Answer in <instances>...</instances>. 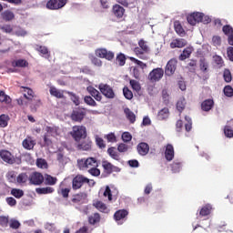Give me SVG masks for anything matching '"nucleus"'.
Returning <instances> with one entry per match:
<instances>
[{"mask_svg": "<svg viewBox=\"0 0 233 233\" xmlns=\"http://www.w3.org/2000/svg\"><path fill=\"white\" fill-rule=\"evenodd\" d=\"M0 157L8 165H15V163L16 165H21V157H14V155L6 149L0 150Z\"/></svg>", "mask_w": 233, "mask_h": 233, "instance_id": "1", "label": "nucleus"}, {"mask_svg": "<svg viewBox=\"0 0 233 233\" xmlns=\"http://www.w3.org/2000/svg\"><path fill=\"white\" fill-rule=\"evenodd\" d=\"M69 134L76 143H79L81 139L86 138V127L83 126H74Z\"/></svg>", "mask_w": 233, "mask_h": 233, "instance_id": "2", "label": "nucleus"}, {"mask_svg": "<svg viewBox=\"0 0 233 233\" xmlns=\"http://www.w3.org/2000/svg\"><path fill=\"white\" fill-rule=\"evenodd\" d=\"M163 76H165V70L161 67H157L148 74L147 79H149L151 83H157V81L163 79Z\"/></svg>", "mask_w": 233, "mask_h": 233, "instance_id": "3", "label": "nucleus"}, {"mask_svg": "<svg viewBox=\"0 0 233 233\" xmlns=\"http://www.w3.org/2000/svg\"><path fill=\"white\" fill-rule=\"evenodd\" d=\"M101 94L105 96L107 99H114L116 97V93L114 89L108 84H100L98 86Z\"/></svg>", "mask_w": 233, "mask_h": 233, "instance_id": "4", "label": "nucleus"}, {"mask_svg": "<svg viewBox=\"0 0 233 233\" xmlns=\"http://www.w3.org/2000/svg\"><path fill=\"white\" fill-rule=\"evenodd\" d=\"M67 0H49L46 3L48 10H61L66 5Z\"/></svg>", "mask_w": 233, "mask_h": 233, "instance_id": "5", "label": "nucleus"}, {"mask_svg": "<svg viewBox=\"0 0 233 233\" xmlns=\"http://www.w3.org/2000/svg\"><path fill=\"white\" fill-rule=\"evenodd\" d=\"M29 183L30 185H35V187H39V185L45 183V177L39 172H33L29 176Z\"/></svg>", "mask_w": 233, "mask_h": 233, "instance_id": "6", "label": "nucleus"}, {"mask_svg": "<svg viewBox=\"0 0 233 233\" xmlns=\"http://www.w3.org/2000/svg\"><path fill=\"white\" fill-rule=\"evenodd\" d=\"M96 56L101 59H106L107 61H112L114 59L115 54L112 51L106 50V48H98L96 50Z\"/></svg>", "mask_w": 233, "mask_h": 233, "instance_id": "7", "label": "nucleus"}, {"mask_svg": "<svg viewBox=\"0 0 233 233\" xmlns=\"http://www.w3.org/2000/svg\"><path fill=\"white\" fill-rule=\"evenodd\" d=\"M85 183H88V179L81 175H77L73 178L72 181L73 190H79V188H81Z\"/></svg>", "mask_w": 233, "mask_h": 233, "instance_id": "8", "label": "nucleus"}, {"mask_svg": "<svg viewBox=\"0 0 233 233\" xmlns=\"http://www.w3.org/2000/svg\"><path fill=\"white\" fill-rule=\"evenodd\" d=\"M204 15L203 13H192L191 15H187V23L191 25V26H196L198 23H201L203 21Z\"/></svg>", "mask_w": 233, "mask_h": 233, "instance_id": "9", "label": "nucleus"}, {"mask_svg": "<svg viewBox=\"0 0 233 233\" xmlns=\"http://www.w3.org/2000/svg\"><path fill=\"white\" fill-rule=\"evenodd\" d=\"M176 68H177V59L172 58L170 59L165 68V74L166 76H174L176 72Z\"/></svg>", "mask_w": 233, "mask_h": 233, "instance_id": "10", "label": "nucleus"}, {"mask_svg": "<svg viewBox=\"0 0 233 233\" xmlns=\"http://www.w3.org/2000/svg\"><path fill=\"white\" fill-rule=\"evenodd\" d=\"M93 207H95L96 210H99V212H103V214H110V208L101 200L94 201Z\"/></svg>", "mask_w": 233, "mask_h": 233, "instance_id": "11", "label": "nucleus"}, {"mask_svg": "<svg viewBox=\"0 0 233 233\" xmlns=\"http://www.w3.org/2000/svg\"><path fill=\"white\" fill-rule=\"evenodd\" d=\"M85 109H75L71 114V119L73 121H83V119L85 118Z\"/></svg>", "mask_w": 233, "mask_h": 233, "instance_id": "12", "label": "nucleus"}, {"mask_svg": "<svg viewBox=\"0 0 233 233\" xmlns=\"http://www.w3.org/2000/svg\"><path fill=\"white\" fill-rule=\"evenodd\" d=\"M102 167L106 172V174H112V172H119V167L112 165V163L108 161H103Z\"/></svg>", "mask_w": 233, "mask_h": 233, "instance_id": "13", "label": "nucleus"}, {"mask_svg": "<svg viewBox=\"0 0 233 233\" xmlns=\"http://www.w3.org/2000/svg\"><path fill=\"white\" fill-rule=\"evenodd\" d=\"M187 45V42L185 38H176L170 43V48H183Z\"/></svg>", "mask_w": 233, "mask_h": 233, "instance_id": "14", "label": "nucleus"}, {"mask_svg": "<svg viewBox=\"0 0 233 233\" xmlns=\"http://www.w3.org/2000/svg\"><path fill=\"white\" fill-rule=\"evenodd\" d=\"M137 150L139 156H147L150 152V146L145 142H141L137 145Z\"/></svg>", "mask_w": 233, "mask_h": 233, "instance_id": "15", "label": "nucleus"}, {"mask_svg": "<svg viewBox=\"0 0 233 233\" xmlns=\"http://www.w3.org/2000/svg\"><path fill=\"white\" fill-rule=\"evenodd\" d=\"M20 91L24 92V97L28 101H32L35 96L34 90H32V88L30 87L20 86Z\"/></svg>", "mask_w": 233, "mask_h": 233, "instance_id": "16", "label": "nucleus"}, {"mask_svg": "<svg viewBox=\"0 0 233 233\" xmlns=\"http://www.w3.org/2000/svg\"><path fill=\"white\" fill-rule=\"evenodd\" d=\"M112 12L117 19H121L125 15V8L119 5H113Z\"/></svg>", "mask_w": 233, "mask_h": 233, "instance_id": "17", "label": "nucleus"}, {"mask_svg": "<svg viewBox=\"0 0 233 233\" xmlns=\"http://www.w3.org/2000/svg\"><path fill=\"white\" fill-rule=\"evenodd\" d=\"M127 216H128V210L118 209L114 214V219H115V221H117L119 224V221H122V219H125Z\"/></svg>", "mask_w": 233, "mask_h": 233, "instance_id": "18", "label": "nucleus"}, {"mask_svg": "<svg viewBox=\"0 0 233 233\" xmlns=\"http://www.w3.org/2000/svg\"><path fill=\"white\" fill-rule=\"evenodd\" d=\"M49 94H51L53 97H56V99H65V92L56 89V86H51L49 88Z\"/></svg>", "mask_w": 233, "mask_h": 233, "instance_id": "19", "label": "nucleus"}, {"mask_svg": "<svg viewBox=\"0 0 233 233\" xmlns=\"http://www.w3.org/2000/svg\"><path fill=\"white\" fill-rule=\"evenodd\" d=\"M165 157L167 161H172V159H174V146H172V144L166 146Z\"/></svg>", "mask_w": 233, "mask_h": 233, "instance_id": "20", "label": "nucleus"}, {"mask_svg": "<svg viewBox=\"0 0 233 233\" xmlns=\"http://www.w3.org/2000/svg\"><path fill=\"white\" fill-rule=\"evenodd\" d=\"M212 214V205L206 204L199 210V217L206 218V216H210Z\"/></svg>", "mask_w": 233, "mask_h": 233, "instance_id": "21", "label": "nucleus"}, {"mask_svg": "<svg viewBox=\"0 0 233 233\" xmlns=\"http://www.w3.org/2000/svg\"><path fill=\"white\" fill-rule=\"evenodd\" d=\"M11 66L13 68H26L28 66V61L25 59L13 60Z\"/></svg>", "mask_w": 233, "mask_h": 233, "instance_id": "22", "label": "nucleus"}, {"mask_svg": "<svg viewBox=\"0 0 233 233\" xmlns=\"http://www.w3.org/2000/svg\"><path fill=\"white\" fill-rule=\"evenodd\" d=\"M192 52H194V47L192 46H187L186 47L182 54L178 56L179 61H185V59H188L190 56L192 55Z\"/></svg>", "mask_w": 233, "mask_h": 233, "instance_id": "23", "label": "nucleus"}, {"mask_svg": "<svg viewBox=\"0 0 233 233\" xmlns=\"http://www.w3.org/2000/svg\"><path fill=\"white\" fill-rule=\"evenodd\" d=\"M170 116V111L168 110V107H164L157 113V119L159 121H165V119H168V116Z\"/></svg>", "mask_w": 233, "mask_h": 233, "instance_id": "24", "label": "nucleus"}, {"mask_svg": "<svg viewBox=\"0 0 233 233\" xmlns=\"http://www.w3.org/2000/svg\"><path fill=\"white\" fill-rule=\"evenodd\" d=\"M28 181H30V176H28L27 173H20L16 177V183H18V185H26Z\"/></svg>", "mask_w": 233, "mask_h": 233, "instance_id": "25", "label": "nucleus"}, {"mask_svg": "<svg viewBox=\"0 0 233 233\" xmlns=\"http://www.w3.org/2000/svg\"><path fill=\"white\" fill-rule=\"evenodd\" d=\"M214 106V100L212 99H207L202 102L201 108L204 112H209V110H212V107Z\"/></svg>", "mask_w": 233, "mask_h": 233, "instance_id": "26", "label": "nucleus"}, {"mask_svg": "<svg viewBox=\"0 0 233 233\" xmlns=\"http://www.w3.org/2000/svg\"><path fill=\"white\" fill-rule=\"evenodd\" d=\"M0 103H5V105L12 104V98L3 90H0Z\"/></svg>", "mask_w": 233, "mask_h": 233, "instance_id": "27", "label": "nucleus"}, {"mask_svg": "<svg viewBox=\"0 0 233 233\" xmlns=\"http://www.w3.org/2000/svg\"><path fill=\"white\" fill-rule=\"evenodd\" d=\"M2 19H4V21H12L15 17V15H14V12L10 11V10H5L1 14Z\"/></svg>", "mask_w": 233, "mask_h": 233, "instance_id": "28", "label": "nucleus"}, {"mask_svg": "<svg viewBox=\"0 0 233 233\" xmlns=\"http://www.w3.org/2000/svg\"><path fill=\"white\" fill-rule=\"evenodd\" d=\"M101 221V215L99 213H94L88 218V223L90 225H97Z\"/></svg>", "mask_w": 233, "mask_h": 233, "instance_id": "29", "label": "nucleus"}, {"mask_svg": "<svg viewBox=\"0 0 233 233\" xmlns=\"http://www.w3.org/2000/svg\"><path fill=\"white\" fill-rule=\"evenodd\" d=\"M54 187H37L35 189L36 194L46 195L54 193Z\"/></svg>", "mask_w": 233, "mask_h": 233, "instance_id": "30", "label": "nucleus"}, {"mask_svg": "<svg viewBox=\"0 0 233 233\" xmlns=\"http://www.w3.org/2000/svg\"><path fill=\"white\" fill-rule=\"evenodd\" d=\"M174 29L177 35H180V37H183V35H185V29H183V25H181V23L175 22Z\"/></svg>", "mask_w": 233, "mask_h": 233, "instance_id": "31", "label": "nucleus"}, {"mask_svg": "<svg viewBox=\"0 0 233 233\" xmlns=\"http://www.w3.org/2000/svg\"><path fill=\"white\" fill-rule=\"evenodd\" d=\"M124 112L126 114V117L128 119L130 123H136V114H134V112H132L130 108H126Z\"/></svg>", "mask_w": 233, "mask_h": 233, "instance_id": "32", "label": "nucleus"}, {"mask_svg": "<svg viewBox=\"0 0 233 233\" xmlns=\"http://www.w3.org/2000/svg\"><path fill=\"white\" fill-rule=\"evenodd\" d=\"M107 154L110 156V157H112V159H115V161H119V159H121L119 157V153L116 151V147H111L107 149Z\"/></svg>", "mask_w": 233, "mask_h": 233, "instance_id": "33", "label": "nucleus"}, {"mask_svg": "<svg viewBox=\"0 0 233 233\" xmlns=\"http://www.w3.org/2000/svg\"><path fill=\"white\" fill-rule=\"evenodd\" d=\"M8 121H10L8 115H0V128H6L8 127Z\"/></svg>", "mask_w": 233, "mask_h": 233, "instance_id": "34", "label": "nucleus"}, {"mask_svg": "<svg viewBox=\"0 0 233 233\" xmlns=\"http://www.w3.org/2000/svg\"><path fill=\"white\" fill-rule=\"evenodd\" d=\"M22 145L26 150H33L35 143H34V140L32 139L25 138L24 139Z\"/></svg>", "mask_w": 233, "mask_h": 233, "instance_id": "35", "label": "nucleus"}, {"mask_svg": "<svg viewBox=\"0 0 233 233\" xmlns=\"http://www.w3.org/2000/svg\"><path fill=\"white\" fill-rule=\"evenodd\" d=\"M11 196H14L16 199H21L25 196V191L19 188H13L11 189Z\"/></svg>", "mask_w": 233, "mask_h": 233, "instance_id": "36", "label": "nucleus"}, {"mask_svg": "<svg viewBox=\"0 0 233 233\" xmlns=\"http://www.w3.org/2000/svg\"><path fill=\"white\" fill-rule=\"evenodd\" d=\"M187 105V101L185 100V97L180 98L177 102V110H178V112H183L185 110V106Z\"/></svg>", "mask_w": 233, "mask_h": 233, "instance_id": "37", "label": "nucleus"}, {"mask_svg": "<svg viewBox=\"0 0 233 233\" xmlns=\"http://www.w3.org/2000/svg\"><path fill=\"white\" fill-rule=\"evenodd\" d=\"M77 165L80 170H85L86 168H88V158L78 159Z\"/></svg>", "mask_w": 233, "mask_h": 233, "instance_id": "38", "label": "nucleus"}, {"mask_svg": "<svg viewBox=\"0 0 233 233\" xmlns=\"http://www.w3.org/2000/svg\"><path fill=\"white\" fill-rule=\"evenodd\" d=\"M57 183V177H54L50 175H46L45 185L54 186Z\"/></svg>", "mask_w": 233, "mask_h": 233, "instance_id": "39", "label": "nucleus"}, {"mask_svg": "<svg viewBox=\"0 0 233 233\" xmlns=\"http://www.w3.org/2000/svg\"><path fill=\"white\" fill-rule=\"evenodd\" d=\"M130 86L135 92H139L141 90V84H139V81L131 79L129 81Z\"/></svg>", "mask_w": 233, "mask_h": 233, "instance_id": "40", "label": "nucleus"}, {"mask_svg": "<svg viewBox=\"0 0 233 233\" xmlns=\"http://www.w3.org/2000/svg\"><path fill=\"white\" fill-rule=\"evenodd\" d=\"M116 61L119 65V66H125V64L127 63V56H125L123 53H120L119 55H117Z\"/></svg>", "mask_w": 233, "mask_h": 233, "instance_id": "41", "label": "nucleus"}, {"mask_svg": "<svg viewBox=\"0 0 233 233\" xmlns=\"http://www.w3.org/2000/svg\"><path fill=\"white\" fill-rule=\"evenodd\" d=\"M123 94L126 99H128L129 101L134 98V93H132V90H130L127 86L123 88Z\"/></svg>", "mask_w": 233, "mask_h": 233, "instance_id": "42", "label": "nucleus"}, {"mask_svg": "<svg viewBox=\"0 0 233 233\" xmlns=\"http://www.w3.org/2000/svg\"><path fill=\"white\" fill-rule=\"evenodd\" d=\"M68 96L71 97V101L76 106H79L81 101L79 100V96H77L75 93L67 91Z\"/></svg>", "mask_w": 233, "mask_h": 233, "instance_id": "43", "label": "nucleus"}, {"mask_svg": "<svg viewBox=\"0 0 233 233\" xmlns=\"http://www.w3.org/2000/svg\"><path fill=\"white\" fill-rule=\"evenodd\" d=\"M89 93L91 94L92 97H94L96 101H101V93L94 88H89Z\"/></svg>", "mask_w": 233, "mask_h": 233, "instance_id": "44", "label": "nucleus"}, {"mask_svg": "<svg viewBox=\"0 0 233 233\" xmlns=\"http://www.w3.org/2000/svg\"><path fill=\"white\" fill-rule=\"evenodd\" d=\"M138 46L143 50V52H145V54H148V52H150L148 45H147V42L143 39L139 40Z\"/></svg>", "mask_w": 233, "mask_h": 233, "instance_id": "45", "label": "nucleus"}, {"mask_svg": "<svg viewBox=\"0 0 233 233\" xmlns=\"http://www.w3.org/2000/svg\"><path fill=\"white\" fill-rule=\"evenodd\" d=\"M36 52H39L42 56H49L48 47L45 46H36L35 47Z\"/></svg>", "mask_w": 233, "mask_h": 233, "instance_id": "46", "label": "nucleus"}, {"mask_svg": "<svg viewBox=\"0 0 233 233\" xmlns=\"http://www.w3.org/2000/svg\"><path fill=\"white\" fill-rule=\"evenodd\" d=\"M86 198V194H83V193H80V194H76L74 196V198H72V202L73 203H81V201L83 199H85Z\"/></svg>", "mask_w": 233, "mask_h": 233, "instance_id": "47", "label": "nucleus"}, {"mask_svg": "<svg viewBox=\"0 0 233 233\" xmlns=\"http://www.w3.org/2000/svg\"><path fill=\"white\" fill-rule=\"evenodd\" d=\"M185 121H187L185 124L186 132H190L192 130V118H190L188 116H186Z\"/></svg>", "mask_w": 233, "mask_h": 233, "instance_id": "48", "label": "nucleus"}, {"mask_svg": "<svg viewBox=\"0 0 233 233\" xmlns=\"http://www.w3.org/2000/svg\"><path fill=\"white\" fill-rule=\"evenodd\" d=\"M223 77L226 83H230V81H232V73H230V70L225 69L223 73Z\"/></svg>", "mask_w": 233, "mask_h": 233, "instance_id": "49", "label": "nucleus"}, {"mask_svg": "<svg viewBox=\"0 0 233 233\" xmlns=\"http://www.w3.org/2000/svg\"><path fill=\"white\" fill-rule=\"evenodd\" d=\"M0 30L5 32V34H12L14 32V27L11 25H0Z\"/></svg>", "mask_w": 233, "mask_h": 233, "instance_id": "50", "label": "nucleus"}, {"mask_svg": "<svg viewBox=\"0 0 233 233\" xmlns=\"http://www.w3.org/2000/svg\"><path fill=\"white\" fill-rule=\"evenodd\" d=\"M6 179L9 183H15V181H17V177H15V173L14 171H9L6 174Z\"/></svg>", "mask_w": 233, "mask_h": 233, "instance_id": "51", "label": "nucleus"}, {"mask_svg": "<svg viewBox=\"0 0 233 233\" xmlns=\"http://www.w3.org/2000/svg\"><path fill=\"white\" fill-rule=\"evenodd\" d=\"M105 139L107 140L108 143H116L117 142V137H116V134L114 133H109L106 135Z\"/></svg>", "mask_w": 233, "mask_h": 233, "instance_id": "52", "label": "nucleus"}, {"mask_svg": "<svg viewBox=\"0 0 233 233\" xmlns=\"http://www.w3.org/2000/svg\"><path fill=\"white\" fill-rule=\"evenodd\" d=\"M199 66H200L201 72L203 73L208 72V63L207 62V60H205V58L200 59Z\"/></svg>", "mask_w": 233, "mask_h": 233, "instance_id": "53", "label": "nucleus"}, {"mask_svg": "<svg viewBox=\"0 0 233 233\" xmlns=\"http://www.w3.org/2000/svg\"><path fill=\"white\" fill-rule=\"evenodd\" d=\"M96 144L98 147V148H106V144L105 143V140L102 137H96Z\"/></svg>", "mask_w": 233, "mask_h": 233, "instance_id": "54", "label": "nucleus"}, {"mask_svg": "<svg viewBox=\"0 0 233 233\" xmlns=\"http://www.w3.org/2000/svg\"><path fill=\"white\" fill-rule=\"evenodd\" d=\"M135 54H137L139 59H147V56H145V52L141 47L135 48Z\"/></svg>", "mask_w": 233, "mask_h": 233, "instance_id": "55", "label": "nucleus"}, {"mask_svg": "<svg viewBox=\"0 0 233 233\" xmlns=\"http://www.w3.org/2000/svg\"><path fill=\"white\" fill-rule=\"evenodd\" d=\"M46 132H47V135L52 136L53 137H56V136H57V127H47Z\"/></svg>", "mask_w": 233, "mask_h": 233, "instance_id": "56", "label": "nucleus"}, {"mask_svg": "<svg viewBox=\"0 0 233 233\" xmlns=\"http://www.w3.org/2000/svg\"><path fill=\"white\" fill-rule=\"evenodd\" d=\"M225 96L227 97H232L233 96V88L230 86H226L223 90Z\"/></svg>", "mask_w": 233, "mask_h": 233, "instance_id": "57", "label": "nucleus"}, {"mask_svg": "<svg viewBox=\"0 0 233 233\" xmlns=\"http://www.w3.org/2000/svg\"><path fill=\"white\" fill-rule=\"evenodd\" d=\"M171 170L174 173L179 172V170H181V162H173L171 165Z\"/></svg>", "mask_w": 233, "mask_h": 233, "instance_id": "58", "label": "nucleus"}, {"mask_svg": "<svg viewBox=\"0 0 233 233\" xmlns=\"http://www.w3.org/2000/svg\"><path fill=\"white\" fill-rule=\"evenodd\" d=\"M122 140L124 143H130V141H132V135L128 132H124L122 134Z\"/></svg>", "mask_w": 233, "mask_h": 233, "instance_id": "59", "label": "nucleus"}, {"mask_svg": "<svg viewBox=\"0 0 233 233\" xmlns=\"http://www.w3.org/2000/svg\"><path fill=\"white\" fill-rule=\"evenodd\" d=\"M117 150L120 153H125V152H128V145L125 144V143H120L117 146Z\"/></svg>", "mask_w": 233, "mask_h": 233, "instance_id": "60", "label": "nucleus"}, {"mask_svg": "<svg viewBox=\"0 0 233 233\" xmlns=\"http://www.w3.org/2000/svg\"><path fill=\"white\" fill-rule=\"evenodd\" d=\"M222 32L226 35H232L233 34V28L230 25H224L222 28Z\"/></svg>", "mask_w": 233, "mask_h": 233, "instance_id": "61", "label": "nucleus"}, {"mask_svg": "<svg viewBox=\"0 0 233 233\" xmlns=\"http://www.w3.org/2000/svg\"><path fill=\"white\" fill-rule=\"evenodd\" d=\"M36 166L38 167V168H46L47 167L46 160L43 158H38L36 160Z\"/></svg>", "mask_w": 233, "mask_h": 233, "instance_id": "62", "label": "nucleus"}, {"mask_svg": "<svg viewBox=\"0 0 233 233\" xmlns=\"http://www.w3.org/2000/svg\"><path fill=\"white\" fill-rule=\"evenodd\" d=\"M224 134L226 137H233V130L230 128V126L225 127Z\"/></svg>", "mask_w": 233, "mask_h": 233, "instance_id": "63", "label": "nucleus"}, {"mask_svg": "<svg viewBox=\"0 0 233 233\" xmlns=\"http://www.w3.org/2000/svg\"><path fill=\"white\" fill-rule=\"evenodd\" d=\"M227 54L229 61L233 62V47L232 46L228 47Z\"/></svg>", "mask_w": 233, "mask_h": 233, "instance_id": "64", "label": "nucleus"}]
</instances>
